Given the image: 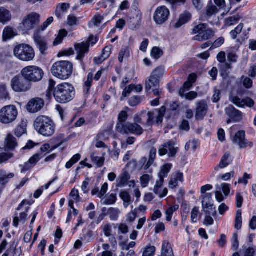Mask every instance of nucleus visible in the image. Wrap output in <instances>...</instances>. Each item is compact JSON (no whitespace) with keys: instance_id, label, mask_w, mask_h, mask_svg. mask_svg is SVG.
<instances>
[{"instance_id":"nucleus-32","label":"nucleus","mask_w":256,"mask_h":256,"mask_svg":"<svg viewBox=\"0 0 256 256\" xmlns=\"http://www.w3.org/2000/svg\"><path fill=\"white\" fill-rule=\"evenodd\" d=\"M11 19L10 12L4 8H0V22L6 24Z\"/></svg>"},{"instance_id":"nucleus-21","label":"nucleus","mask_w":256,"mask_h":256,"mask_svg":"<svg viewBox=\"0 0 256 256\" xmlns=\"http://www.w3.org/2000/svg\"><path fill=\"white\" fill-rule=\"evenodd\" d=\"M74 47L77 54L76 59L80 61L82 60L85 54L88 53L89 50L88 44L84 42L76 44Z\"/></svg>"},{"instance_id":"nucleus-28","label":"nucleus","mask_w":256,"mask_h":256,"mask_svg":"<svg viewBox=\"0 0 256 256\" xmlns=\"http://www.w3.org/2000/svg\"><path fill=\"white\" fill-rule=\"evenodd\" d=\"M172 168L171 164H166L162 166L158 174L159 180H162L164 182V178L168 176V174L170 172Z\"/></svg>"},{"instance_id":"nucleus-14","label":"nucleus","mask_w":256,"mask_h":256,"mask_svg":"<svg viewBox=\"0 0 256 256\" xmlns=\"http://www.w3.org/2000/svg\"><path fill=\"white\" fill-rule=\"evenodd\" d=\"M230 100L236 106L239 108H244L246 106L252 108L254 105V102L249 97H246L243 99L240 98L237 96H232Z\"/></svg>"},{"instance_id":"nucleus-52","label":"nucleus","mask_w":256,"mask_h":256,"mask_svg":"<svg viewBox=\"0 0 256 256\" xmlns=\"http://www.w3.org/2000/svg\"><path fill=\"white\" fill-rule=\"evenodd\" d=\"M104 133H100L98 134L96 137V140L97 141L96 144V146L98 148H105L106 147V145L104 142L100 140L102 139V137L104 136Z\"/></svg>"},{"instance_id":"nucleus-64","label":"nucleus","mask_w":256,"mask_h":256,"mask_svg":"<svg viewBox=\"0 0 256 256\" xmlns=\"http://www.w3.org/2000/svg\"><path fill=\"white\" fill-rule=\"evenodd\" d=\"M20 167L22 168L21 172L25 173L26 172L30 170L34 166L28 162L24 164L20 165Z\"/></svg>"},{"instance_id":"nucleus-58","label":"nucleus","mask_w":256,"mask_h":256,"mask_svg":"<svg viewBox=\"0 0 256 256\" xmlns=\"http://www.w3.org/2000/svg\"><path fill=\"white\" fill-rule=\"evenodd\" d=\"M134 85L130 84L128 86L126 87L123 90L122 94V97L120 98V100H122L123 98L126 97L130 94L132 91L134 89Z\"/></svg>"},{"instance_id":"nucleus-56","label":"nucleus","mask_w":256,"mask_h":256,"mask_svg":"<svg viewBox=\"0 0 256 256\" xmlns=\"http://www.w3.org/2000/svg\"><path fill=\"white\" fill-rule=\"evenodd\" d=\"M199 212V208L197 206L194 207L191 212V220L192 222H196Z\"/></svg>"},{"instance_id":"nucleus-6","label":"nucleus","mask_w":256,"mask_h":256,"mask_svg":"<svg viewBox=\"0 0 256 256\" xmlns=\"http://www.w3.org/2000/svg\"><path fill=\"white\" fill-rule=\"evenodd\" d=\"M192 34H198L192 38L193 40L202 42L214 37V32L212 29L208 28L206 24H200L194 27Z\"/></svg>"},{"instance_id":"nucleus-41","label":"nucleus","mask_w":256,"mask_h":256,"mask_svg":"<svg viewBox=\"0 0 256 256\" xmlns=\"http://www.w3.org/2000/svg\"><path fill=\"white\" fill-rule=\"evenodd\" d=\"M198 146L199 143L198 141L195 140H189L186 144L185 150L188 151L189 150L192 149L194 152Z\"/></svg>"},{"instance_id":"nucleus-42","label":"nucleus","mask_w":256,"mask_h":256,"mask_svg":"<svg viewBox=\"0 0 256 256\" xmlns=\"http://www.w3.org/2000/svg\"><path fill=\"white\" fill-rule=\"evenodd\" d=\"M67 34H68V32L66 30H60L59 32L58 36L55 39V40L54 42V44L58 45V44H60L62 42L63 38L65 36H67Z\"/></svg>"},{"instance_id":"nucleus-54","label":"nucleus","mask_w":256,"mask_h":256,"mask_svg":"<svg viewBox=\"0 0 256 256\" xmlns=\"http://www.w3.org/2000/svg\"><path fill=\"white\" fill-rule=\"evenodd\" d=\"M152 178V176L148 174H144L140 178L142 187H146Z\"/></svg>"},{"instance_id":"nucleus-5","label":"nucleus","mask_w":256,"mask_h":256,"mask_svg":"<svg viewBox=\"0 0 256 256\" xmlns=\"http://www.w3.org/2000/svg\"><path fill=\"white\" fill-rule=\"evenodd\" d=\"M14 54L16 58L23 62L32 61L35 57L33 48L27 44H20L15 46Z\"/></svg>"},{"instance_id":"nucleus-20","label":"nucleus","mask_w":256,"mask_h":256,"mask_svg":"<svg viewBox=\"0 0 256 256\" xmlns=\"http://www.w3.org/2000/svg\"><path fill=\"white\" fill-rule=\"evenodd\" d=\"M44 104V100L42 98H32L27 104V110L31 113L36 112L43 108Z\"/></svg>"},{"instance_id":"nucleus-26","label":"nucleus","mask_w":256,"mask_h":256,"mask_svg":"<svg viewBox=\"0 0 256 256\" xmlns=\"http://www.w3.org/2000/svg\"><path fill=\"white\" fill-rule=\"evenodd\" d=\"M158 256H174L170 243L168 241L163 242L161 250V254Z\"/></svg>"},{"instance_id":"nucleus-13","label":"nucleus","mask_w":256,"mask_h":256,"mask_svg":"<svg viewBox=\"0 0 256 256\" xmlns=\"http://www.w3.org/2000/svg\"><path fill=\"white\" fill-rule=\"evenodd\" d=\"M166 108L165 106H163L158 110V114L156 118L154 112H148V120L146 121V124L150 126L154 124H159L162 123L163 118L166 112Z\"/></svg>"},{"instance_id":"nucleus-1","label":"nucleus","mask_w":256,"mask_h":256,"mask_svg":"<svg viewBox=\"0 0 256 256\" xmlns=\"http://www.w3.org/2000/svg\"><path fill=\"white\" fill-rule=\"evenodd\" d=\"M36 131L45 137L52 136L56 132V125L50 117L45 116H38L34 121Z\"/></svg>"},{"instance_id":"nucleus-19","label":"nucleus","mask_w":256,"mask_h":256,"mask_svg":"<svg viewBox=\"0 0 256 256\" xmlns=\"http://www.w3.org/2000/svg\"><path fill=\"white\" fill-rule=\"evenodd\" d=\"M211 196V194H206L202 202V204L204 208L207 209L205 211L206 214L212 215L213 216H215L216 215V211L214 205L212 203Z\"/></svg>"},{"instance_id":"nucleus-30","label":"nucleus","mask_w":256,"mask_h":256,"mask_svg":"<svg viewBox=\"0 0 256 256\" xmlns=\"http://www.w3.org/2000/svg\"><path fill=\"white\" fill-rule=\"evenodd\" d=\"M26 120H22L20 123L19 124L14 130V134L18 137L21 136L26 132Z\"/></svg>"},{"instance_id":"nucleus-35","label":"nucleus","mask_w":256,"mask_h":256,"mask_svg":"<svg viewBox=\"0 0 256 256\" xmlns=\"http://www.w3.org/2000/svg\"><path fill=\"white\" fill-rule=\"evenodd\" d=\"M240 20V16L236 15L229 17L225 20L224 26L226 27H229L237 24Z\"/></svg>"},{"instance_id":"nucleus-9","label":"nucleus","mask_w":256,"mask_h":256,"mask_svg":"<svg viewBox=\"0 0 256 256\" xmlns=\"http://www.w3.org/2000/svg\"><path fill=\"white\" fill-rule=\"evenodd\" d=\"M118 132L122 134H133L138 136L142 135L144 132L142 127L136 122H126V124H120L118 126Z\"/></svg>"},{"instance_id":"nucleus-49","label":"nucleus","mask_w":256,"mask_h":256,"mask_svg":"<svg viewBox=\"0 0 256 256\" xmlns=\"http://www.w3.org/2000/svg\"><path fill=\"white\" fill-rule=\"evenodd\" d=\"M0 98L2 99H9V94L6 90V86L5 84H0Z\"/></svg>"},{"instance_id":"nucleus-3","label":"nucleus","mask_w":256,"mask_h":256,"mask_svg":"<svg viewBox=\"0 0 256 256\" xmlns=\"http://www.w3.org/2000/svg\"><path fill=\"white\" fill-rule=\"evenodd\" d=\"M73 70L72 64L68 61H59L55 62L51 68L54 76L62 80L68 78Z\"/></svg>"},{"instance_id":"nucleus-29","label":"nucleus","mask_w":256,"mask_h":256,"mask_svg":"<svg viewBox=\"0 0 256 256\" xmlns=\"http://www.w3.org/2000/svg\"><path fill=\"white\" fill-rule=\"evenodd\" d=\"M120 196L124 202V206L125 208H127L133 202V199L128 191H121L120 194Z\"/></svg>"},{"instance_id":"nucleus-23","label":"nucleus","mask_w":256,"mask_h":256,"mask_svg":"<svg viewBox=\"0 0 256 256\" xmlns=\"http://www.w3.org/2000/svg\"><path fill=\"white\" fill-rule=\"evenodd\" d=\"M34 40L40 52L44 54L45 51L48 49V44L44 38L36 33L34 34Z\"/></svg>"},{"instance_id":"nucleus-38","label":"nucleus","mask_w":256,"mask_h":256,"mask_svg":"<svg viewBox=\"0 0 256 256\" xmlns=\"http://www.w3.org/2000/svg\"><path fill=\"white\" fill-rule=\"evenodd\" d=\"M14 157V154L10 152L0 153V164L6 163L9 160Z\"/></svg>"},{"instance_id":"nucleus-61","label":"nucleus","mask_w":256,"mask_h":256,"mask_svg":"<svg viewBox=\"0 0 256 256\" xmlns=\"http://www.w3.org/2000/svg\"><path fill=\"white\" fill-rule=\"evenodd\" d=\"M242 79H243V86L246 88H250L252 87V80L248 78H245L244 76L242 77Z\"/></svg>"},{"instance_id":"nucleus-57","label":"nucleus","mask_w":256,"mask_h":256,"mask_svg":"<svg viewBox=\"0 0 256 256\" xmlns=\"http://www.w3.org/2000/svg\"><path fill=\"white\" fill-rule=\"evenodd\" d=\"M104 20V17L100 15L95 16L90 22L91 24H92L95 26H98L100 25L102 22Z\"/></svg>"},{"instance_id":"nucleus-16","label":"nucleus","mask_w":256,"mask_h":256,"mask_svg":"<svg viewBox=\"0 0 256 256\" xmlns=\"http://www.w3.org/2000/svg\"><path fill=\"white\" fill-rule=\"evenodd\" d=\"M225 113L230 118L227 120L228 124H230L231 120L238 122L242 118V113L232 105H230L225 108Z\"/></svg>"},{"instance_id":"nucleus-60","label":"nucleus","mask_w":256,"mask_h":256,"mask_svg":"<svg viewBox=\"0 0 256 256\" xmlns=\"http://www.w3.org/2000/svg\"><path fill=\"white\" fill-rule=\"evenodd\" d=\"M78 20L73 15H70L68 18V24L70 26H76L78 24Z\"/></svg>"},{"instance_id":"nucleus-50","label":"nucleus","mask_w":256,"mask_h":256,"mask_svg":"<svg viewBox=\"0 0 256 256\" xmlns=\"http://www.w3.org/2000/svg\"><path fill=\"white\" fill-rule=\"evenodd\" d=\"M92 161L97 165L98 167H102L104 164V158H102L94 156V154H91Z\"/></svg>"},{"instance_id":"nucleus-45","label":"nucleus","mask_w":256,"mask_h":256,"mask_svg":"<svg viewBox=\"0 0 256 256\" xmlns=\"http://www.w3.org/2000/svg\"><path fill=\"white\" fill-rule=\"evenodd\" d=\"M244 28V24H238L234 30H231L230 34L231 36V38L234 40L236 38L238 34H240Z\"/></svg>"},{"instance_id":"nucleus-17","label":"nucleus","mask_w":256,"mask_h":256,"mask_svg":"<svg viewBox=\"0 0 256 256\" xmlns=\"http://www.w3.org/2000/svg\"><path fill=\"white\" fill-rule=\"evenodd\" d=\"M245 135L244 131L240 130L235 134L232 139L233 142L238 144L240 148H246L248 146L252 148L253 146L252 142L245 139Z\"/></svg>"},{"instance_id":"nucleus-39","label":"nucleus","mask_w":256,"mask_h":256,"mask_svg":"<svg viewBox=\"0 0 256 256\" xmlns=\"http://www.w3.org/2000/svg\"><path fill=\"white\" fill-rule=\"evenodd\" d=\"M242 226V210H238L236 213L234 228L237 230H240Z\"/></svg>"},{"instance_id":"nucleus-40","label":"nucleus","mask_w":256,"mask_h":256,"mask_svg":"<svg viewBox=\"0 0 256 256\" xmlns=\"http://www.w3.org/2000/svg\"><path fill=\"white\" fill-rule=\"evenodd\" d=\"M179 208V206L178 204L174 205L169 208L166 212V220L170 222L171 220L172 214L174 212H176Z\"/></svg>"},{"instance_id":"nucleus-51","label":"nucleus","mask_w":256,"mask_h":256,"mask_svg":"<svg viewBox=\"0 0 256 256\" xmlns=\"http://www.w3.org/2000/svg\"><path fill=\"white\" fill-rule=\"evenodd\" d=\"M142 97L140 96H134L130 98L128 100V104L131 106H135L140 103Z\"/></svg>"},{"instance_id":"nucleus-27","label":"nucleus","mask_w":256,"mask_h":256,"mask_svg":"<svg viewBox=\"0 0 256 256\" xmlns=\"http://www.w3.org/2000/svg\"><path fill=\"white\" fill-rule=\"evenodd\" d=\"M191 17L192 16L190 12H184V14L180 15L178 21L174 25V27L176 28H180L182 25L188 22L190 20Z\"/></svg>"},{"instance_id":"nucleus-63","label":"nucleus","mask_w":256,"mask_h":256,"mask_svg":"<svg viewBox=\"0 0 256 256\" xmlns=\"http://www.w3.org/2000/svg\"><path fill=\"white\" fill-rule=\"evenodd\" d=\"M238 58V56L235 52H230L228 54V60L230 62H236Z\"/></svg>"},{"instance_id":"nucleus-15","label":"nucleus","mask_w":256,"mask_h":256,"mask_svg":"<svg viewBox=\"0 0 256 256\" xmlns=\"http://www.w3.org/2000/svg\"><path fill=\"white\" fill-rule=\"evenodd\" d=\"M40 16L36 12H32L28 14L23 20V25L26 30H28L32 29L37 26L40 22Z\"/></svg>"},{"instance_id":"nucleus-46","label":"nucleus","mask_w":256,"mask_h":256,"mask_svg":"<svg viewBox=\"0 0 256 256\" xmlns=\"http://www.w3.org/2000/svg\"><path fill=\"white\" fill-rule=\"evenodd\" d=\"M116 194H112L106 197L104 204L106 205L113 204L116 202Z\"/></svg>"},{"instance_id":"nucleus-8","label":"nucleus","mask_w":256,"mask_h":256,"mask_svg":"<svg viewBox=\"0 0 256 256\" xmlns=\"http://www.w3.org/2000/svg\"><path fill=\"white\" fill-rule=\"evenodd\" d=\"M10 86L16 92H25L30 89L31 84L22 76H16L11 80Z\"/></svg>"},{"instance_id":"nucleus-2","label":"nucleus","mask_w":256,"mask_h":256,"mask_svg":"<svg viewBox=\"0 0 256 256\" xmlns=\"http://www.w3.org/2000/svg\"><path fill=\"white\" fill-rule=\"evenodd\" d=\"M53 96L58 102L66 104L70 102L74 98V88L70 84L63 83L58 84L55 88Z\"/></svg>"},{"instance_id":"nucleus-43","label":"nucleus","mask_w":256,"mask_h":256,"mask_svg":"<svg viewBox=\"0 0 256 256\" xmlns=\"http://www.w3.org/2000/svg\"><path fill=\"white\" fill-rule=\"evenodd\" d=\"M69 4L66 3L62 4L60 7V12H59V10H56V16L59 18H60L62 16V12L64 13L66 12L67 10L69 9Z\"/></svg>"},{"instance_id":"nucleus-47","label":"nucleus","mask_w":256,"mask_h":256,"mask_svg":"<svg viewBox=\"0 0 256 256\" xmlns=\"http://www.w3.org/2000/svg\"><path fill=\"white\" fill-rule=\"evenodd\" d=\"M156 250L155 246L148 245L145 248L142 256H154Z\"/></svg>"},{"instance_id":"nucleus-36","label":"nucleus","mask_w":256,"mask_h":256,"mask_svg":"<svg viewBox=\"0 0 256 256\" xmlns=\"http://www.w3.org/2000/svg\"><path fill=\"white\" fill-rule=\"evenodd\" d=\"M14 36V32L13 29L10 27L4 28L3 31L2 40H6L8 39L12 38Z\"/></svg>"},{"instance_id":"nucleus-48","label":"nucleus","mask_w":256,"mask_h":256,"mask_svg":"<svg viewBox=\"0 0 256 256\" xmlns=\"http://www.w3.org/2000/svg\"><path fill=\"white\" fill-rule=\"evenodd\" d=\"M162 55V50L158 47L154 48L151 51L152 56L156 60L160 58Z\"/></svg>"},{"instance_id":"nucleus-59","label":"nucleus","mask_w":256,"mask_h":256,"mask_svg":"<svg viewBox=\"0 0 256 256\" xmlns=\"http://www.w3.org/2000/svg\"><path fill=\"white\" fill-rule=\"evenodd\" d=\"M224 42V38L220 37L216 39L212 44L210 49H214L220 47Z\"/></svg>"},{"instance_id":"nucleus-62","label":"nucleus","mask_w":256,"mask_h":256,"mask_svg":"<svg viewBox=\"0 0 256 256\" xmlns=\"http://www.w3.org/2000/svg\"><path fill=\"white\" fill-rule=\"evenodd\" d=\"M252 178L250 174H248L247 173H244L242 178H240L238 180V184H244V185H246L248 183V180Z\"/></svg>"},{"instance_id":"nucleus-33","label":"nucleus","mask_w":256,"mask_h":256,"mask_svg":"<svg viewBox=\"0 0 256 256\" xmlns=\"http://www.w3.org/2000/svg\"><path fill=\"white\" fill-rule=\"evenodd\" d=\"M130 56V51L128 46H124L120 50L118 54V60L122 63L124 58H128Z\"/></svg>"},{"instance_id":"nucleus-4","label":"nucleus","mask_w":256,"mask_h":256,"mask_svg":"<svg viewBox=\"0 0 256 256\" xmlns=\"http://www.w3.org/2000/svg\"><path fill=\"white\" fill-rule=\"evenodd\" d=\"M18 116V110L16 106L10 104L0 110V123L5 125L14 124Z\"/></svg>"},{"instance_id":"nucleus-10","label":"nucleus","mask_w":256,"mask_h":256,"mask_svg":"<svg viewBox=\"0 0 256 256\" xmlns=\"http://www.w3.org/2000/svg\"><path fill=\"white\" fill-rule=\"evenodd\" d=\"M164 69L163 67H158L153 71L149 79L146 82V90H150L152 87L156 88L159 85L160 78L164 74Z\"/></svg>"},{"instance_id":"nucleus-44","label":"nucleus","mask_w":256,"mask_h":256,"mask_svg":"<svg viewBox=\"0 0 256 256\" xmlns=\"http://www.w3.org/2000/svg\"><path fill=\"white\" fill-rule=\"evenodd\" d=\"M192 82L186 80L183 85V86L179 90V94L180 96L184 97L186 91L189 90L192 86Z\"/></svg>"},{"instance_id":"nucleus-53","label":"nucleus","mask_w":256,"mask_h":256,"mask_svg":"<svg viewBox=\"0 0 256 256\" xmlns=\"http://www.w3.org/2000/svg\"><path fill=\"white\" fill-rule=\"evenodd\" d=\"M93 80V74L90 72L88 74L86 80L84 82V90H86L88 92L92 86Z\"/></svg>"},{"instance_id":"nucleus-22","label":"nucleus","mask_w":256,"mask_h":256,"mask_svg":"<svg viewBox=\"0 0 256 256\" xmlns=\"http://www.w3.org/2000/svg\"><path fill=\"white\" fill-rule=\"evenodd\" d=\"M18 146V143L14 136L9 134L7 135L4 142L5 151H13Z\"/></svg>"},{"instance_id":"nucleus-31","label":"nucleus","mask_w":256,"mask_h":256,"mask_svg":"<svg viewBox=\"0 0 256 256\" xmlns=\"http://www.w3.org/2000/svg\"><path fill=\"white\" fill-rule=\"evenodd\" d=\"M130 110L128 107H125L124 110L121 111L118 115V122L116 124V128L118 130V126L120 124H126V122L128 118V111Z\"/></svg>"},{"instance_id":"nucleus-34","label":"nucleus","mask_w":256,"mask_h":256,"mask_svg":"<svg viewBox=\"0 0 256 256\" xmlns=\"http://www.w3.org/2000/svg\"><path fill=\"white\" fill-rule=\"evenodd\" d=\"M55 81L52 79H50L48 81V87L46 92V96L48 100L50 99L52 96L53 95V92L54 91V89L55 90Z\"/></svg>"},{"instance_id":"nucleus-18","label":"nucleus","mask_w":256,"mask_h":256,"mask_svg":"<svg viewBox=\"0 0 256 256\" xmlns=\"http://www.w3.org/2000/svg\"><path fill=\"white\" fill-rule=\"evenodd\" d=\"M196 106L195 118L197 120H202L208 112L207 102L206 100H202L198 102Z\"/></svg>"},{"instance_id":"nucleus-24","label":"nucleus","mask_w":256,"mask_h":256,"mask_svg":"<svg viewBox=\"0 0 256 256\" xmlns=\"http://www.w3.org/2000/svg\"><path fill=\"white\" fill-rule=\"evenodd\" d=\"M233 158L229 152H226L221 158L220 164L214 168L215 170H218L219 168H224L228 166L232 162Z\"/></svg>"},{"instance_id":"nucleus-12","label":"nucleus","mask_w":256,"mask_h":256,"mask_svg":"<svg viewBox=\"0 0 256 256\" xmlns=\"http://www.w3.org/2000/svg\"><path fill=\"white\" fill-rule=\"evenodd\" d=\"M170 14V10L165 6L158 7L154 14V20L158 24H162L167 21Z\"/></svg>"},{"instance_id":"nucleus-55","label":"nucleus","mask_w":256,"mask_h":256,"mask_svg":"<svg viewBox=\"0 0 256 256\" xmlns=\"http://www.w3.org/2000/svg\"><path fill=\"white\" fill-rule=\"evenodd\" d=\"M102 232L104 234L106 237H110L112 236V225L109 224H106L102 226Z\"/></svg>"},{"instance_id":"nucleus-7","label":"nucleus","mask_w":256,"mask_h":256,"mask_svg":"<svg viewBox=\"0 0 256 256\" xmlns=\"http://www.w3.org/2000/svg\"><path fill=\"white\" fill-rule=\"evenodd\" d=\"M21 74L29 82H38L43 78L44 73L38 66H29L24 68L21 71Z\"/></svg>"},{"instance_id":"nucleus-25","label":"nucleus","mask_w":256,"mask_h":256,"mask_svg":"<svg viewBox=\"0 0 256 256\" xmlns=\"http://www.w3.org/2000/svg\"><path fill=\"white\" fill-rule=\"evenodd\" d=\"M163 184L164 182L162 180H156V185L153 190L154 193L160 198L164 197L168 194V189L166 188H162Z\"/></svg>"},{"instance_id":"nucleus-37","label":"nucleus","mask_w":256,"mask_h":256,"mask_svg":"<svg viewBox=\"0 0 256 256\" xmlns=\"http://www.w3.org/2000/svg\"><path fill=\"white\" fill-rule=\"evenodd\" d=\"M120 210L118 208H110L108 210V214L112 220H116L118 218Z\"/></svg>"},{"instance_id":"nucleus-11","label":"nucleus","mask_w":256,"mask_h":256,"mask_svg":"<svg viewBox=\"0 0 256 256\" xmlns=\"http://www.w3.org/2000/svg\"><path fill=\"white\" fill-rule=\"evenodd\" d=\"M175 143L170 140L161 145L158 149V153L160 156L168 154V157H174L177 154L178 148L175 147Z\"/></svg>"}]
</instances>
